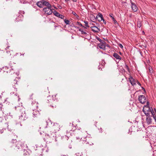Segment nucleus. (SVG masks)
Segmentation results:
<instances>
[{"instance_id": "f257e3e1", "label": "nucleus", "mask_w": 156, "mask_h": 156, "mask_svg": "<svg viewBox=\"0 0 156 156\" xmlns=\"http://www.w3.org/2000/svg\"><path fill=\"white\" fill-rule=\"evenodd\" d=\"M10 145L13 149L18 151L22 150L24 148H27V146L23 142L19 141L17 142L16 140H12L10 143Z\"/></svg>"}, {"instance_id": "f03ea898", "label": "nucleus", "mask_w": 156, "mask_h": 156, "mask_svg": "<svg viewBox=\"0 0 156 156\" xmlns=\"http://www.w3.org/2000/svg\"><path fill=\"white\" fill-rule=\"evenodd\" d=\"M143 111L146 116L150 115H151L153 117L156 122V117L155 115L154 112L152 108H150L149 105V102H147V105L144 106L143 109Z\"/></svg>"}, {"instance_id": "7ed1b4c3", "label": "nucleus", "mask_w": 156, "mask_h": 156, "mask_svg": "<svg viewBox=\"0 0 156 156\" xmlns=\"http://www.w3.org/2000/svg\"><path fill=\"white\" fill-rule=\"evenodd\" d=\"M15 109L18 111L19 115V119L21 121H24L26 120L28 118V116L27 115L26 112L25 108L22 107L17 106L15 107Z\"/></svg>"}, {"instance_id": "20e7f679", "label": "nucleus", "mask_w": 156, "mask_h": 156, "mask_svg": "<svg viewBox=\"0 0 156 156\" xmlns=\"http://www.w3.org/2000/svg\"><path fill=\"white\" fill-rule=\"evenodd\" d=\"M45 6L46 7H44L43 9V11L44 14L48 15H50L53 13V10L51 9V5L48 2Z\"/></svg>"}, {"instance_id": "39448f33", "label": "nucleus", "mask_w": 156, "mask_h": 156, "mask_svg": "<svg viewBox=\"0 0 156 156\" xmlns=\"http://www.w3.org/2000/svg\"><path fill=\"white\" fill-rule=\"evenodd\" d=\"M17 80H14L13 82L12 83L10 86L11 89L12 91L10 93V94L12 95L15 94L14 95H16V96L17 95V93H16L17 91V88H16L17 85Z\"/></svg>"}, {"instance_id": "423d86ee", "label": "nucleus", "mask_w": 156, "mask_h": 156, "mask_svg": "<svg viewBox=\"0 0 156 156\" xmlns=\"http://www.w3.org/2000/svg\"><path fill=\"white\" fill-rule=\"evenodd\" d=\"M24 13V12L23 11H20L18 14H16V18L15 21L16 22H18L21 20L23 18V15Z\"/></svg>"}, {"instance_id": "0eeeda50", "label": "nucleus", "mask_w": 156, "mask_h": 156, "mask_svg": "<svg viewBox=\"0 0 156 156\" xmlns=\"http://www.w3.org/2000/svg\"><path fill=\"white\" fill-rule=\"evenodd\" d=\"M55 135V134L54 133H53V134H51L50 135L48 134H45V136H46V140L47 139H51L53 140L54 141L56 142L57 140V138L55 137L56 136H54Z\"/></svg>"}, {"instance_id": "6e6552de", "label": "nucleus", "mask_w": 156, "mask_h": 156, "mask_svg": "<svg viewBox=\"0 0 156 156\" xmlns=\"http://www.w3.org/2000/svg\"><path fill=\"white\" fill-rule=\"evenodd\" d=\"M48 2L46 1L38 2L36 5L39 7L42 8L44 6H45Z\"/></svg>"}, {"instance_id": "1a4fd4ad", "label": "nucleus", "mask_w": 156, "mask_h": 156, "mask_svg": "<svg viewBox=\"0 0 156 156\" xmlns=\"http://www.w3.org/2000/svg\"><path fill=\"white\" fill-rule=\"evenodd\" d=\"M87 29L79 28V31L81 32V34L82 35H84L86 37L87 35H88V32L86 30Z\"/></svg>"}, {"instance_id": "9d476101", "label": "nucleus", "mask_w": 156, "mask_h": 156, "mask_svg": "<svg viewBox=\"0 0 156 156\" xmlns=\"http://www.w3.org/2000/svg\"><path fill=\"white\" fill-rule=\"evenodd\" d=\"M139 101L140 103L142 104H144L146 102V98L143 95H141L139 96Z\"/></svg>"}, {"instance_id": "9b49d317", "label": "nucleus", "mask_w": 156, "mask_h": 156, "mask_svg": "<svg viewBox=\"0 0 156 156\" xmlns=\"http://www.w3.org/2000/svg\"><path fill=\"white\" fill-rule=\"evenodd\" d=\"M130 2L131 3V7L132 10L134 12H136L137 11L138 9V8L137 7V5L134 3L132 1H131Z\"/></svg>"}, {"instance_id": "f8f14e48", "label": "nucleus", "mask_w": 156, "mask_h": 156, "mask_svg": "<svg viewBox=\"0 0 156 156\" xmlns=\"http://www.w3.org/2000/svg\"><path fill=\"white\" fill-rule=\"evenodd\" d=\"M146 116V121L148 125L151 124L152 123V117H153V115H150Z\"/></svg>"}, {"instance_id": "ddd939ff", "label": "nucleus", "mask_w": 156, "mask_h": 156, "mask_svg": "<svg viewBox=\"0 0 156 156\" xmlns=\"http://www.w3.org/2000/svg\"><path fill=\"white\" fill-rule=\"evenodd\" d=\"M129 81L130 83H131V85L133 86H134L136 85V81L135 80L133 77H130L129 78Z\"/></svg>"}, {"instance_id": "4468645a", "label": "nucleus", "mask_w": 156, "mask_h": 156, "mask_svg": "<svg viewBox=\"0 0 156 156\" xmlns=\"http://www.w3.org/2000/svg\"><path fill=\"white\" fill-rule=\"evenodd\" d=\"M90 139V137H87L86 136L85 138H84L83 140V144H90V143L88 141V140ZM90 145H91V144H90Z\"/></svg>"}, {"instance_id": "2eb2a0df", "label": "nucleus", "mask_w": 156, "mask_h": 156, "mask_svg": "<svg viewBox=\"0 0 156 156\" xmlns=\"http://www.w3.org/2000/svg\"><path fill=\"white\" fill-rule=\"evenodd\" d=\"M113 56L117 60H120L122 58L117 53H114L113 54Z\"/></svg>"}, {"instance_id": "dca6fc26", "label": "nucleus", "mask_w": 156, "mask_h": 156, "mask_svg": "<svg viewBox=\"0 0 156 156\" xmlns=\"http://www.w3.org/2000/svg\"><path fill=\"white\" fill-rule=\"evenodd\" d=\"M33 114L34 117H37L40 115V113L38 111L35 109V110H33Z\"/></svg>"}, {"instance_id": "f3484780", "label": "nucleus", "mask_w": 156, "mask_h": 156, "mask_svg": "<svg viewBox=\"0 0 156 156\" xmlns=\"http://www.w3.org/2000/svg\"><path fill=\"white\" fill-rule=\"evenodd\" d=\"M92 31L96 33H98L100 31V29L96 26L92 27H91Z\"/></svg>"}, {"instance_id": "a211bd4d", "label": "nucleus", "mask_w": 156, "mask_h": 156, "mask_svg": "<svg viewBox=\"0 0 156 156\" xmlns=\"http://www.w3.org/2000/svg\"><path fill=\"white\" fill-rule=\"evenodd\" d=\"M96 18L97 19L99 18V19L98 20L99 22L101 21L102 20H103L104 19L102 15L100 13H99L97 16Z\"/></svg>"}, {"instance_id": "6ab92c4d", "label": "nucleus", "mask_w": 156, "mask_h": 156, "mask_svg": "<svg viewBox=\"0 0 156 156\" xmlns=\"http://www.w3.org/2000/svg\"><path fill=\"white\" fill-rule=\"evenodd\" d=\"M38 102L34 101H32V105L33 108H37L38 107Z\"/></svg>"}, {"instance_id": "aec40b11", "label": "nucleus", "mask_w": 156, "mask_h": 156, "mask_svg": "<svg viewBox=\"0 0 156 156\" xmlns=\"http://www.w3.org/2000/svg\"><path fill=\"white\" fill-rule=\"evenodd\" d=\"M22 150L23 151V154L24 155H28L29 154V151H27V148H24Z\"/></svg>"}, {"instance_id": "412c9836", "label": "nucleus", "mask_w": 156, "mask_h": 156, "mask_svg": "<svg viewBox=\"0 0 156 156\" xmlns=\"http://www.w3.org/2000/svg\"><path fill=\"white\" fill-rule=\"evenodd\" d=\"M109 16L112 19V20L114 22V24H116L118 23L117 21L115 19L114 17H113V14H112V13L110 14H109Z\"/></svg>"}, {"instance_id": "4be33fe9", "label": "nucleus", "mask_w": 156, "mask_h": 156, "mask_svg": "<svg viewBox=\"0 0 156 156\" xmlns=\"http://www.w3.org/2000/svg\"><path fill=\"white\" fill-rule=\"evenodd\" d=\"M75 135L76 134H79L81 136L82 135V133L81 131H80L79 129H76L75 131Z\"/></svg>"}, {"instance_id": "5701e85b", "label": "nucleus", "mask_w": 156, "mask_h": 156, "mask_svg": "<svg viewBox=\"0 0 156 156\" xmlns=\"http://www.w3.org/2000/svg\"><path fill=\"white\" fill-rule=\"evenodd\" d=\"M75 25H77L79 26H80L82 27L84 29H87L86 27H85L83 26L82 24L80 22H77L75 23Z\"/></svg>"}, {"instance_id": "b1692460", "label": "nucleus", "mask_w": 156, "mask_h": 156, "mask_svg": "<svg viewBox=\"0 0 156 156\" xmlns=\"http://www.w3.org/2000/svg\"><path fill=\"white\" fill-rule=\"evenodd\" d=\"M98 47L100 48L103 50H105V45L102 44H99L98 45Z\"/></svg>"}, {"instance_id": "393cba45", "label": "nucleus", "mask_w": 156, "mask_h": 156, "mask_svg": "<svg viewBox=\"0 0 156 156\" xmlns=\"http://www.w3.org/2000/svg\"><path fill=\"white\" fill-rule=\"evenodd\" d=\"M53 10H54V11H53V13L54 15H55L56 16L58 17L59 16L60 14L56 11L54 10V9H53Z\"/></svg>"}, {"instance_id": "a878e982", "label": "nucleus", "mask_w": 156, "mask_h": 156, "mask_svg": "<svg viewBox=\"0 0 156 156\" xmlns=\"http://www.w3.org/2000/svg\"><path fill=\"white\" fill-rule=\"evenodd\" d=\"M13 69H10L9 70V71L7 70L6 71V72L7 73H10L11 74H12L13 73H14V72H13Z\"/></svg>"}, {"instance_id": "bb28decb", "label": "nucleus", "mask_w": 156, "mask_h": 156, "mask_svg": "<svg viewBox=\"0 0 156 156\" xmlns=\"http://www.w3.org/2000/svg\"><path fill=\"white\" fill-rule=\"evenodd\" d=\"M64 21L66 25H69V24L70 21L69 20H66V19H64Z\"/></svg>"}, {"instance_id": "cd10ccee", "label": "nucleus", "mask_w": 156, "mask_h": 156, "mask_svg": "<svg viewBox=\"0 0 156 156\" xmlns=\"http://www.w3.org/2000/svg\"><path fill=\"white\" fill-rule=\"evenodd\" d=\"M5 126L7 127V129L8 130L11 131V130H12L11 129L9 128V126L8 125V123H5Z\"/></svg>"}, {"instance_id": "c85d7f7f", "label": "nucleus", "mask_w": 156, "mask_h": 156, "mask_svg": "<svg viewBox=\"0 0 156 156\" xmlns=\"http://www.w3.org/2000/svg\"><path fill=\"white\" fill-rule=\"evenodd\" d=\"M142 24L140 21H137V26L139 28L141 27Z\"/></svg>"}, {"instance_id": "c756f323", "label": "nucleus", "mask_w": 156, "mask_h": 156, "mask_svg": "<svg viewBox=\"0 0 156 156\" xmlns=\"http://www.w3.org/2000/svg\"><path fill=\"white\" fill-rule=\"evenodd\" d=\"M8 99V98H7L5 100V101L3 103L4 105H5V104H7L8 105L9 104V102L7 101Z\"/></svg>"}, {"instance_id": "7c9ffc66", "label": "nucleus", "mask_w": 156, "mask_h": 156, "mask_svg": "<svg viewBox=\"0 0 156 156\" xmlns=\"http://www.w3.org/2000/svg\"><path fill=\"white\" fill-rule=\"evenodd\" d=\"M84 23H85V26L87 27H89L88 25V22L87 21H84Z\"/></svg>"}, {"instance_id": "2f4dec72", "label": "nucleus", "mask_w": 156, "mask_h": 156, "mask_svg": "<svg viewBox=\"0 0 156 156\" xmlns=\"http://www.w3.org/2000/svg\"><path fill=\"white\" fill-rule=\"evenodd\" d=\"M58 17L60 18H61V19H64V16L62 14H60L59 16Z\"/></svg>"}, {"instance_id": "473e14b6", "label": "nucleus", "mask_w": 156, "mask_h": 156, "mask_svg": "<svg viewBox=\"0 0 156 156\" xmlns=\"http://www.w3.org/2000/svg\"><path fill=\"white\" fill-rule=\"evenodd\" d=\"M76 156H82V155L83 156V154L82 153H78L76 154Z\"/></svg>"}, {"instance_id": "72a5a7b5", "label": "nucleus", "mask_w": 156, "mask_h": 156, "mask_svg": "<svg viewBox=\"0 0 156 156\" xmlns=\"http://www.w3.org/2000/svg\"><path fill=\"white\" fill-rule=\"evenodd\" d=\"M153 142H154L153 141H152L150 143V144H151V147H152V144H153V146H156V143L154 142V143H153Z\"/></svg>"}, {"instance_id": "f704fd0d", "label": "nucleus", "mask_w": 156, "mask_h": 156, "mask_svg": "<svg viewBox=\"0 0 156 156\" xmlns=\"http://www.w3.org/2000/svg\"><path fill=\"white\" fill-rule=\"evenodd\" d=\"M71 27H75V28H77L78 29H79V27H76V26H75L74 25L73 23H72L70 25Z\"/></svg>"}, {"instance_id": "c9c22d12", "label": "nucleus", "mask_w": 156, "mask_h": 156, "mask_svg": "<svg viewBox=\"0 0 156 156\" xmlns=\"http://www.w3.org/2000/svg\"><path fill=\"white\" fill-rule=\"evenodd\" d=\"M97 39L99 41H100L101 43L102 44H103V42H105L103 40L100 39V38H97Z\"/></svg>"}, {"instance_id": "e433bc0d", "label": "nucleus", "mask_w": 156, "mask_h": 156, "mask_svg": "<svg viewBox=\"0 0 156 156\" xmlns=\"http://www.w3.org/2000/svg\"><path fill=\"white\" fill-rule=\"evenodd\" d=\"M149 72L151 73H153L152 68L149 67Z\"/></svg>"}, {"instance_id": "4c0bfd02", "label": "nucleus", "mask_w": 156, "mask_h": 156, "mask_svg": "<svg viewBox=\"0 0 156 156\" xmlns=\"http://www.w3.org/2000/svg\"><path fill=\"white\" fill-rule=\"evenodd\" d=\"M72 132H73V130H72V129L70 130H69V131L68 130H67V133H68V134L69 133L70 135H71V134L72 133Z\"/></svg>"}, {"instance_id": "58836bf2", "label": "nucleus", "mask_w": 156, "mask_h": 156, "mask_svg": "<svg viewBox=\"0 0 156 156\" xmlns=\"http://www.w3.org/2000/svg\"><path fill=\"white\" fill-rule=\"evenodd\" d=\"M0 109L1 110H2V106H3V105H2V103H0Z\"/></svg>"}, {"instance_id": "ea45409f", "label": "nucleus", "mask_w": 156, "mask_h": 156, "mask_svg": "<svg viewBox=\"0 0 156 156\" xmlns=\"http://www.w3.org/2000/svg\"><path fill=\"white\" fill-rule=\"evenodd\" d=\"M125 68L128 71H129V68L127 65H126Z\"/></svg>"}, {"instance_id": "a19ab883", "label": "nucleus", "mask_w": 156, "mask_h": 156, "mask_svg": "<svg viewBox=\"0 0 156 156\" xmlns=\"http://www.w3.org/2000/svg\"><path fill=\"white\" fill-rule=\"evenodd\" d=\"M72 14H73L75 16H78V15L74 12H72Z\"/></svg>"}, {"instance_id": "79ce46f5", "label": "nucleus", "mask_w": 156, "mask_h": 156, "mask_svg": "<svg viewBox=\"0 0 156 156\" xmlns=\"http://www.w3.org/2000/svg\"><path fill=\"white\" fill-rule=\"evenodd\" d=\"M57 6L58 8L60 9H62V6L60 5H58Z\"/></svg>"}, {"instance_id": "37998d69", "label": "nucleus", "mask_w": 156, "mask_h": 156, "mask_svg": "<svg viewBox=\"0 0 156 156\" xmlns=\"http://www.w3.org/2000/svg\"><path fill=\"white\" fill-rule=\"evenodd\" d=\"M76 140H80L82 139V138L81 137H79L77 136H76Z\"/></svg>"}, {"instance_id": "c03bdc74", "label": "nucleus", "mask_w": 156, "mask_h": 156, "mask_svg": "<svg viewBox=\"0 0 156 156\" xmlns=\"http://www.w3.org/2000/svg\"><path fill=\"white\" fill-rule=\"evenodd\" d=\"M6 53L9 54V55H11V54L10 53V51H6Z\"/></svg>"}, {"instance_id": "a18cd8bd", "label": "nucleus", "mask_w": 156, "mask_h": 156, "mask_svg": "<svg viewBox=\"0 0 156 156\" xmlns=\"http://www.w3.org/2000/svg\"><path fill=\"white\" fill-rule=\"evenodd\" d=\"M119 46L121 48H123V46L121 44H119Z\"/></svg>"}, {"instance_id": "49530a36", "label": "nucleus", "mask_w": 156, "mask_h": 156, "mask_svg": "<svg viewBox=\"0 0 156 156\" xmlns=\"http://www.w3.org/2000/svg\"><path fill=\"white\" fill-rule=\"evenodd\" d=\"M16 125H20V126H22V125L21 124L20 122H18V123H16Z\"/></svg>"}, {"instance_id": "de8ad7c7", "label": "nucleus", "mask_w": 156, "mask_h": 156, "mask_svg": "<svg viewBox=\"0 0 156 156\" xmlns=\"http://www.w3.org/2000/svg\"><path fill=\"white\" fill-rule=\"evenodd\" d=\"M136 83L137 84H138L140 86L141 85V84H140V83L137 80H136Z\"/></svg>"}, {"instance_id": "09e8293b", "label": "nucleus", "mask_w": 156, "mask_h": 156, "mask_svg": "<svg viewBox=\"0 0 156 156\" xmlns=\"http://www.w3.org/2000/svg\"><path fill=\"white\" fill-rule=\"evenodd\" d=\"M64 137L66 138V140H68V139H69V138L68 137H67L65 135V136H64Z\"/></svg>"}, {"instance_id": "8fccbe9b", "label": "nucleus", "mask_w": 156, "mask_h": 156, "mask_svg": "<svg viewBox=\"0 0 156 156\" xmlns=\"http://www.w3.org/2000/svg\"><path fill=\"white\" fill-rule=\"evenodd\" d=\"M102 20L103 21L104 23L105 24H106V22L105 21L104 19H103V20Z\"/></svg>"}, {"instance_id": "3c124183", "label": "nucleus", "mask_w": 156, "mask_h": 156, "mask_svg": "<svg viewBox=\"0 0 156 156\" xmlns=\"http://www.w3.org/2000/svg\"><path fill=\"white\" fill-rule=\"evenodd\" d=\"M3 94H2V93L1 94V95H0V98L1 99L2 97H3Z\"/></svg>"}, {"instance_id": "603ef678", "label": "nucleus", "mask_w": 156, "mask_h": 156, "mask_svg": "<svg viewBox=\"0 0 156 156\" xmlns=\"http://www.w3.org/2000/svg\"><path fill=\"white\" fill-rule=\"evenodd\" d=\"M38 150H40V151H41V147H38Z\"/></svg>"}, {"instance_id": "864d4df0", "label": "nucleus", "mask_w": 156, "mask_h": 156, "mask_svg": "<svg viewBox=\"0 0 156 156\" xmlns=\"http://www.w3.org/2000/svg\"><path fill=\"white\" fill-rule=\"evenodd\" d=\"M82 156H87V155H86V153H84V154H83V156L82 155Z\"/></svg>"}, {"instance_id": "5fc2aeb1", "label": "nucleus", "mask_w": 156, "mask_h": 156, "mask_svg": "<svg viewBox=\"0 0 156 156\" xmlns=\"http://www.w3.org/2000/svg\"><path fill=\"white\" fill-rule=\"evenodd\" d=\"M98 69H102V68H101V67H100V66H98Z\"/></svg>"}, {"instance_id": "6e6d98bb", "label": "nucleus", "mask_w": 156, "mask_h": 156, "mask_svg": "<svg viewBox=\"0 0 156 156\" xmlns=\"http://www.w3.org/2000/svg\"><path fill=\"white\" fill-rule=\"evenodd\" d=\"M3 132V130H1L0 131V133H2Z\"/></svg>"}, {"instance_id": "4d7b16f0", "label": "nucleus", "mask_w": 156, "mask_h": 156, "mask_svg": "<svg viewBox=\"0 0 156 156\" xmlns=\"http://www.w3.org/2000/svg\"><path fill=\"white\" fill-rule=\"evenodd\" d=\"M61 156H68V155H61Z\"/></svg>"}, {"instance_id": "13d9d810", "label": "nucleus", "mask_w": 156, "mask_h": 156, "mask_svg": "<svg viewBox=\"0 0 156 156\" xmlns=\"http://www.w3.org/2000/svg\"><path fill=\"white\" fill-rule=\"evenodd\" d=\"M53 6L56 9H58V8H56V7H55V6L53 5Z\"/></svg>"}, {"instance_id": "bf43d9fd", "label": "nucleus", "mask_w": 156, "mask_h": 156, "mask_svg": "<svg viewBox=\"0 0 156 156\" xmlns=\"http://www.w3.org/2000/svg\"><path fill=\"white\" fill-rule=\"evenodd\" d=\"M73 126V123H72V124H71V123H70V126Z\"/></svg>"}, {"instance_id": "052dcab7", "label": "nucleus", "mask_w": 156, "mask_h": 156, "mask_svg": "<svg viewBox=\"0 0 156 156\" xmlns=\"http://www.w3.org/2000/svg\"><path fill=\"white\" fill-rule=\"evenodd\" d=\"M73 2H76L77 1V0H72Z\"/></svg>"}, {"instance_id": "680f3d73", "label": "nucleus", "mask_w": 156, "mask_h": 156, "mask_svg": "<svg viewBox=\"0 0 156 156\" xmlns=\"http://www.w3.org/2000/svg\"><path fill=\"white\" fill-rule=\"evenodd\" d=\"M119 54L120 55H122V53L121 52H119Z\"/></svg>"}, {"instance_id": "e2e57ef3", "label": "nucleus", "mask_w": 156, "mask_h": 156, "mask_svg": "<svg viewBox=\"0 0 156 156\" xmlns=\"http://www.w3.org/2000/svg\"><path fill=\"white\" fill-rule=\"evenodd\" d=\"M140 53L141 55H142V52L141 51L140 52Z\"/></svg>"}, {"instance_id": "0e129e2a", "label": "nucleus", "mask_w": 156, "mask_h": 156, "mask_svg": "<svg viewBox=\"0 0 156 156\" xmlns=\"http://www.w3.org/2000/svg\"><path fill=\"white\" fill-rule=\"evenodd\" d=\"M142 88L143 90H145V89H144V88L143 87H142Z\"/></svg>"}, {"instance_id": "69168bd1", "label": "nucleus", "mask_w": 156, "mask_h": 156, "mask_svg": "<svg viewBox=\"0 0 156 156\" xmlns=\"http://www.w3.org/2000/svg\"><path fill=\"white\" fill-rule=\"evenodd\" d=\"M154 110L155 112L156 113V109L155 108H154Z\"/></svg>"}, {"instance_id": "338daca9", "label": "nucleus", "mask_w": 156, "mask_h": 156, "mask_svg": "<svg viewBox=\"0 0 156 156\" xmlns=\"http://www.w3.org/2000/svg\"><path fill=\"white\" fill-rule=\"evenodd\" d=\"M5 69L7 68V69H9V68H7L6 67H5Z\"/></svg>"}, {"instance_id": "774afa93", "label": "nucleus", "mask_w": 156, "mask_h": 156, "mask_svg": "<svg viewBox=\"0 0 156 156\" xmlns=\"http://www.w3.org/2000/svg\"><path fill=\"white\" fill-rule=\"evenodd\" d=\"M9 46H8L7 48H6V49H7V48H9Z\"/></svg>"}]
</instances>
